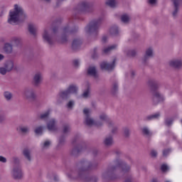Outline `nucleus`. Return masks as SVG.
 <instances>
[{
  "label": "nucleus",
  "instance_id": "412c9836",
  "mask_svg": "<svg viewBox=\"0 0 182 182\" xmlns=\"http://www.w3.org/2000/svg\"><path fill=\"white\" fill-rule=\"evenodd\" d=\"M100 120H103L104 122H107L108 127L113 126V122L109 119V117L105 113H102L100 115Z\"/></svg>",
  "mask_w": 182,
  "mask_h": 182
},
{
  "label": "nucleus",
  "instance_id": "13d9d810",
  "mask_svg": "<svg viewBox=\"0 0 182 182\" xmlns=\"http://www.w3.org/2000/svg\"><path fill=\"white\" fill-rule=\"evenodd\" d=\"M148 4H149V5H156V4H157V0H149L148 1Z\"/></svg>",
  "mask_w": 182,
  "mask_h": 182
},
{
  "label": "nucleus",
  "instance_id": "4c0bfd02",
  "mask_svg": "<svg viewBox=\"0 0 182 182\" xmlns=\"http://www.w3.org/2000/svg\"><path fill=\"white\" fill-rule=\"evenodd\" d=\"M173 122L174 119L173 118H166L164 124L167 126V127H171V124H173Z\"/></svg>",
  "mask_w": 182,
  "mask_h": 182
},
{
  "label": "nucleus",
  "instance_id": "a18cd8bd",
  "mask_svg": "<svg viewBox=\"0 0 182 182\" xmlns=\"http://www.w3.org/2000/svg\"><path fill=\"white\" fill-rule=\"evenodd\" d=\"M51 142L50 141H46L42 146V149H49V146H50Z\"/></svg>",
  "mask_w": 182,
  "mask_h": 182
},
{
  "label": "nucleus",
  "instance_id": "7ed1b4c3",
  "mask_svg": "<svg viewBox=\"0 0 182 182\" xmlns=\"http://www.w3.org/2000/svg\"><path fill=\"white\" fill-rule=\"evenodd\" d=\"M9 18L8 19L9 23H16V22H19L21 21H25L26 19L27 16L23 8L18 5H14V9L13 11L9 12Z\"/></svg>",
  "mask_w": 182,
  "mask_h": 182
},
{
  "label": "nucleus",
  "instance_id": "9b49d317",
  "mask_svg": "<svg viewBox=\"0 0 182 182\" xmlns=\"http://www.w3.org/2000/svg\"><path fill=\"white\" fill-rule=\"evenodd\" d=\"M83 113L85 115V124L90 127L95 126V119L90 117V110H89L87 108H85L83 109Z\"/></svg>",
  "mask_w": 182,
  "mask_h": 182
},
{
  "label": "nucleus",
  "instance_id": "c9c22d12",
  "mask_svg": "<svg viewBox=\"0 0 182 182\" xmlns=\"http://www.w3.org/2000/svg\"><path fill=\"white\" fill-rule=\"evenodd\" d=\"M49 114H50V112L49 111H47L44 113L41 114L39 116V119H41V120H48Z\"/></svg>",
  "mask_w": 182,
  "mask_h": 182
},
{
  "label": "nucleus",
  "instance_id": "7c9ffc66",
  "mask_svg": "<svg viewBox=\"0 0 182 182\" xmlns=\"http://www.w3.org/2000/svg\"><path fill=\"white\" fill-rule=\"evenodd\" d=\"M117 92H119V85H117V82H114L112 84V88L111 90V93L112 95H114H114H117Z\"/></svg>",
  "mask_w": 182,
  "mask_h": 182
},
{
  "label": "nucleus",
  "instance_id": "de8ad7c7",
  "mask_svg": "<svg viewBox=\"0 0 182 182\" xmlns=\"http://www.w3.org/2000/svg\"><path fill=\"white\" fill-rule=\"evenodd\" d=\"M6 120V117L4 112L0 113V124L4 123Z\"/></svg>",
  "mask_w": 182,
  "mask_h": 182
},
{
  "label": "nucleus",
  "instance_id": "f257e3e1",
  "mask_svg": "<svg viewBox=\"0 0 182 182\" xmlns=\"http://www.w3.org/2000/svg\"><path fill=\"white\" fill-rule=\"evenodd\" d=\"M98 166L99 163L97 161H90L83 159L77 164V171H73L69 177L70 178H82L83 182H97V178L96 177L87 176L86 171L96 170Z\"/></svg>",
  "mask_w": 182,
  "mask_h": 182
},
{
  "label": "nucleus",
  "instance_id": "338daca9",
  "mask_svg": "<svg viewBox=\"0 0 182 182\" xmlns=\"http://www.w3.org/2000/svg\"><path fill=\"white\" fill-rule=\"evenodd\" d=\"M54 180H55V181H58V176H54Z\"/></svg>",
  "mask_w": 182,
  "mask_h": 182
},
{
  "label": "nucleus",
  "instance_id": "bb28decb",
  "mask_svg": "<svg viewBox=\"0 0 182 182\" xmlns=\"http://www.w3.org/2000/svg\"><path fill=\"white\" fill-rule=\"evenodd\" d=\"M59 96H60V97H61V99L66 100V99H68L69 97V96H70V94L68 92V90H66L60 91L59 92Z\"/></svg>",
  "mask_w": 182,
  "mask_h": 182
},
{
  "label": "nucleus",
  "instance_id": "a211bd4d",
  "mask_svg": "<svg viewBox=\"0 0 182 182\" xmlns=\"http://www.w3.org/2000/svg\"><path fill=\"white\" fill-rule=\"evenodd\" d=\"M170 66L175 68V69H180L182 66V61L178 60H173L169 62Z\"/></svg>",
  "mask_w": 182,
  "mask_h": 182
},
{
  "label": "nucleus",
  "instance_id": "4be33fe9",
  "mask_svg": "<svg viewBox=\"0 0 182 182\" xmlns=\"http://www.w3.org/2000/svg\"><path fill=\"white\" fill-rule=\"evenodd\" d=\"M104 144L106 146V147H110V146H113V136H106L104 139Z\"/></svg>",
  "mask_w": 182,
  "mask_h": 182
},
{
  "label": "nucleus",
  "instance_id": "09e8293b",
  "mask_svg": "<svg viewBox=\"0 0 182 182\" xmlns=\"http://www.w3.org/2000/svg\"><path fill=\"white\" fill-rule=\"evenodd\" d=\"M13 163L15 164L14 166H19V159L16 156H14L12 158Z\"/></svg>",
  "mask_w": 182,
  "mask_h": 182
},
{
  "label": "nucleus",
  "instance_id": "ddd939ff",
  "mask_svg": "<svg viewBox=\"0 0 182 182\" xmlns=\"http://www.w3.org/2000/svg\"><path fill=\"white\" fill-rule=\"evenodd\" d=\"M151 58H153V48H149L146 50L144 58H142L143 63H147L150 60Z\"/></svg>",
  "mask_w": 182,
  "mask_h": 182
},
{
  "label": "nucleus",
  "instance_id": "393cba45",
  "mask_svg": "<svg viewBox=\"0 0 182 182\" xmlns=\"http://www.w3.org/2000/svg\"><path fill=\"white\" fill-rule=\"evenodd\" d=\"M4 50L6 53H11L14 50L12 44L9 43H6L4 44Z\"/></svg>",
  "mask_w": 182,
  "mask_h": 182
},
{
  "label": "nucleus",
  "instance_id": "c85d7f7f",
  "mask_svg": "<svg viewBox=\"0 0 182 182\" xmlns=\"http://www.w3.org/2000/svg\"><path fill=\"white\" fill-rule=\"evenodd\" d=\"M109 33L112 36H117V35H119V28L116 26L111 27Z\"/></svg>",
  "mask_w": 182,
  "mask_h": 182
},
{
  "label": "nucleus",
  "instance_id": "e2e57ef3",
  "mask_svg": "<svg viewBox=\"0 0 182 182\" xmlns=\"http://www.w3.org/2000/svg\"><path fill=\"white\" fill-rule=\"evenodd\" d=\"M107 41V36H105L102 37V42L106 43Z\"/></svg>",
  "mask_w": 182,
  "mask_h": 182
},
{
  "label": "nucleus",
  "instance_id": "6ab92c4d",
  "mask_svg": "<svg viewBox=\"0 0 182 182\" xmlns=\"http://www.w3.org/2000/svg\"><path fill=\"white\" fill-rule=\"evenodd\" d=\"M33 82L35 86H39L41 82H42V74L41 73H37L33 77Z\"/></svg>",
  "mask_w": 182,
  "mask_h": 182
},
{
  "label": "nucleus",
  "instance_id": "774afa93",
  "mask_svg": "<svg viewBox=\"0 0 182 182\" xmlns=\"http://www.w3.org/2000/svg\"><path fill=\"white\" fill-rule=\"evenodd\" d=\"M151 182H159L157 179H152Z\"/></svg>",
  "mask_w": 182,
  "mask_h": 182
},
{
  "label": "nucleus",
  "instance_id": "a19ab883",
  "mask_svg": "<svg viewBox=\"0 0 182 182\" xmlns=\"http://www.w3.org/2000/svg\"><path fill=\"white\" fill-rule=\"evenodd\" d=\"M106 5L110 6V8H114L116 6V0H107Z\"/></svg>",
  "mask_w": 182,
  "mask_h": 182
},
{
  "label": "nucleus",
  "instance_id": "aec40b11",
  "mask_svg": "<svg viewBox=\"0 0 182 182\" xmlns=\"http://www.w3.org/2000/svg\"><path fill=\"white\" fill-rule=\"evenodd\" d=\"M80 45H82V41L79 38H75L73 40L72 43V48L73 50H77L79 48H80Z\"/></svg>",
  "mask_w": 182,
  "mask_h": 182
},
{
  "label": "nucleus",
  "instance_id": "5fc2aeb1",
  "mask_svg": "<svg viewBox=\"0 0 182 182\" xmlns=\"http://www.w3.org/2000/svg\"><path fill=\"white\" fill-rule=\"evenodd\" d=\"M73 63L75 68H79V65H80L79 60H74L73 61Z\"/></svg>",
  "mask_w": 182,
  "mask_h": 182
},
{
  "label": "nucleus",
  "instance_id": "603ef678",
  "mask_svg": "<svg viewBox=\"0 0 182 182\" xmlns=\"http://www.w3.org/2000/svg\"><path fill=\"white\" fill-rule=\"evenodd\" d=\"M161 171H167V170H168V166H167V165L166 164H163L161 166Z\"/></svg>",
  "mask_w": 182,
  "mask_h": 182
},
{
  "label": "nucleus",
  "instance_id": "49530a36",
  "mask_svg": "<svg viewBox=\"0 0 182 182\" xmlns=\"http://www.w3.org/2000/svg\"><path fill=\"white\" fill-rule=\"evenodd\" d=\"M170 153H171V149H164L163 151L164 157H167L170 154Z\"/></svg>",
  "mask_w": 182,
  "mask_h": 182
},
{
  "label": "nucleus",
  "instance_id": "864d4df0",
  "mask_svg": "<svg viewBox=\"0 0 182 182\" xmlns=\"http://www.w3.org/2000/svg\"><path fill=\"white\" fill-rule=\"evenodd\" d=\"M65 144V136H61L59 139V144Z\"/></svg>",
  "mask_w": 182,
  "mask_h": 182
},
{
  "label": "nucleus",
  "instance_id": "f704fd0d",
  "mask_svg": "<svg viewBox=\"0 0 182 182\" xmlns=\"http://www.w3.org/2000/svg\"><path fill=\"white\" fill-rule=\"evenodd\" d=\"M28 31L33 36H36V28H35V26L32 24L28 25Z\"/></svg>",
  "mask_w": 182,
  "mask_h": 182
},
{
  "label": "nucleus",
  "instance_id": "c03bdc74",
  "mask_svg": "<svg viewBox=\"0 0 182 182\" xmlns=\"http://www.w3.org/2000/svg\"><path fill=\"white\" fill-rule=\"evenodd\" d=\"M34 132L36 134H42V133L43 132V127L41 126L36 127Z\"/></svg>",
  "mask_w": 182,
  "mask_h": 182
},
{
  "label": "nucleus",
  "instance_id": "8fccbe9b",
  "mask_svg": "<svg viewBox=\"0 0 182 182\" xmlns=\"http://www.w3.org/2000/svg\"><path fill=\"white\" fill-rule=\"evenodd\" d=\"M94 126H96V127H102L103 122L101 121H95Z\"/></svg>",
  "mask_w": 182,
  "mask_h": 182
},
{
  "label": "nucleus",
  "instance_id": "69168bd1",
  "mask_svg": "<svg viewBox=\"0 0 182 182\" xmlns=\"http://www.w3.org/2000/svg\"><path fill=\"white\" fill-rule=\"evenodd\" d=\"M115 154H117V156H119V154H122V152L119 150L115 151Z\"/></svg>",
  "mask_w": 182,
  "mask_h": 182
},
{
  "label": "nucleus",
  "instance_id": "f8f14e48",
  "mask_svg": "<svg viewBox=\"0 0 182 182\" xmlns=\"http://www.w3.org/2000/svg\"><path fill=\"white\" fill-rule=\"evenodd\" d=\"M116 66V58H114L112 63L107 62H102L100 64V68L102 70H113Z\"/></svg>",
  "mask_w": 182,
  "mask_h": 182
},
{
  "label": "nucleus",
  "instance_id": "4d7b16f0",
  "mask_svg": "<svg viewBox=\"0 0 182 182\" xmlns=\"http://www.w3.org/2000/svg\"><path fill=\"white\" fill-rule=\"evenodd\" d=\"M151 157H157V151L153 149L151 151Z\"/></svg>",
  "mask_w": 182,
  "mask_h": 182
},
{
  "label": "nucleus",
  "instance_id": "e433bc0d",
  "mask_svg": "<svg viewBox=\"0 0 182 182\" xmlns=\"http://www.w3.org/2000/svg\"><path fill=\"white\" fill-rule=\"evenodd\" d=\"M11 43H14L16 46H19L21 45V40L19 38L14 37L11 40Z\"/></svg>",
  "mask_w": 182,
  "mask_h": 182
},
{
  "label": "nucleus",
  "instance_id": "052dcab7",
  "mask_svg": "<svg viewBox=\"0 0 182 182\" xmlns=\"http://www.w3.org/2000/svg\"><path fill=\"white\" fill-rule=\"evenodd\" d=\"M97 58V53H96V48L94 49V53L92 55V59H96Z\"/></svg>",
  "mask_w": 182,
  "mask_h": 182
},
{
  "label": "nucleus",
  "instance_id": "f03ea898",
  "mask_svg": "<svg viewBox=\"0 0 182 182\" xmlns=\"http://www.w3.org/2000/svg\"><path fill=\"white\" fill-rule=\"evenodd\" d=\"M59 28L55 26L53 28V33H50V30L48 28H45L43 33V38L45 42H47L50 46H53L55 45V42H59L60 43H66L68 42V35H72V33H75L77 32V28L75 27L74 29H69V26H65L63 29V35L61 39H58L56 36V33H58Z\"/></svg>",
  "mask_w": 182,
  "mask_h": 182
},
{
  "label": "nucleus",
  "instance_id": "6e6d98bb",
  "mask_svg": "<svg viewBox=\"0 0 182 182\" xmlns=\"http://www.w3.org/2000/svg\"><path fill=\"white\" fill-rule=\"evenodd\" d=\"M75 105V102L73 101H70L67 107H68V109H72V107H73Z\"/></svg>",
  "mask_w": 182,
  "mask_h": 182
},
{
  "label": "nucleus",
  "instance_id": "20e7f679",
  "mask_svg": "<svg viewBox=\"0 0 182 182\" xmlns=\"http://www.w3.org/2000/svg\"><path fill=\"white\" fill-rule=\"evenodd\" d=\"M114 163V166H109L107 171L104 173L103 176L105 178L109 177V178H112V174H113V171L117 168H122V173H129L130 171V166L127 163L123 162V161L117 159Z\"/></svg>",
  "mask_w": 182,
  "mask_h": 182
},
{
  "label": "nucleus",
  "instance_id": "1a4fd4ad",
  "mask_svg": "<svg viewBox=\"0 0 182 182\" xmlns=\"http://www.w3.org/2000/svg\"><path fill=\"white\" fill-rule=\"evenodd\" d=\"M12 177L14 180H22L23 178V172L21 165L14 166L11 172Z\"/></svg>",
  "mask_w": 182,
  "mask_h": 182
},
{
  "label": "nucleus",
  "instance_id": "ea45409f",
  "mask_svg": "<svg viewBox=\"0 0 182 182\" xmlns=\"http://www.w3.org/2000/svg\"><path fill=\"white\" fill-rule=\"evenodd\" d=\"M90 95V87L88 86L87 88L82 93V97H84L85 99H87Z\"/></svg>",
  "mask_w": 182,
  "mask_h": 182
},
{
  "label": "nucleus",
  "instance_id": "423d86ee",
  "mask_svg": "<svg viewBox=\"0 0 182 182\" xmlns=\"http://www.w3.org/2000/svg\"><path fill=\"white\" fill-rule=\"evenodd\" d=\"M102 19L100 18L91 21L89 25L85 27L86 33H88V35H97V31H99Z\"/></svg>",
  "mask_w": 182,
  "mask_h": 182
},
{
  "label": "nucleus",
  "instance_id": "2f4dec72",
  "mask_svg": "<svg viewBox=\"0 0 182 182\" xmlns=\"http://www.w3.org/2000/svg\"><path fill=\"white\" fill-rule=\"evenodd\" d=\"M17 132L18 133H28L29 132V127L28 126H19L17 128Z\"/></svg>",
  "mask_w": 182,
  "mask_h": 182
},
{
  "label": "nucleus",
  "instance_id": "0e129e2a",
  "mask_svg": "<svg viewBox=\"0 0 182 182\" xmlns=\"http://www.w3.org/2000/svg\"><path fill=\"white\" fill-rule=\"evenodd\" d=\"M4 59H5V56L2 54H0V62H1V60H4Z\"/></svg>",
  "mask_w": 182,
  "mask_h": 182
},
{
  "label": "nucleus",
  "instance_id": "37998d69",
  "mask_svg": "<svg viewBox=\"0 0 182 182\" xmlns=\"http://www.w3.org/2000/svg\"><path fill=\"white\" fill-rule=\"evenodd\" d=\"M136 52L135 51V50H129L127 51V56H129L131 58H134V56H136Z\"/></svg>",
  "mask_w": 182,
  "mask_h": 182
},
{
  "label": "nucleus",
  "instance_id": "58836bf2",
  "mask_svg": "<svg viewBox=\"0 0 182 182\" xmlns=\"http://www.w3.org/2000/svg\"><path fill=\"white\" fill-rule=\"evenodd\" d=\"M69 132H70V125L69 124H64L63 127V133L66 134V133H69Z\"/></svg>",
  "mask_w": 182,
  "mask_h": 182
},
{
  "label": "nucleus",
  "instance_id": "bf43d9fd",
  "mask_svg": "<svg viewBox=\"0 0 182 182\" xmlns=\"http://www.w3.org/2000/svg\"><path fill=\"white\" fill-rule=\"evenodd\" d=\"M0 161L1 163H6V158L2 156H0Z\"/></svg>",
  "mask_w": 182,
  "mask_h": 182
},
{
  "label": "nucleus",
  "instance_id": "72a5a7b5",
  "mask_svg": "<svg viewBox=\"0 0 182 182\" xmlns=\"http://www.w3.org/2000/svg\"><path fill=\"white\" fill-rule=\"evenodd\" d=\"M121 21L123 23H129L130 21V16L128 14H123L121 16Z\"/></svg>",
  "mask_w": 182,
  "mask_h": 182
},
{
  "label": "nucleus",
  "instance_id": "4468645a",
  "mask_svg": "<svg viewBox=\"0 0 182 182\" xmlns=\"http://www.w3.org/2000/svg\"><path fill=\"white\" fill-rule=\"evenodd\" d=\"M56 119H51L47 123V129L50 132H56L58 130V126L56 125Z\"/></svg>",
  "mask_w": 182,
  "mask_h": 182
},
{
  "label": "nucleus",
  "instance_id": "680f3d73",
  "mask_svg": "<svg viewBox=\"0 0 182 182\" xmlns=\"http://www.w3.org/2000/svg\"><path fill=\"white\" fill-rule=\"evenodd\" d=\"M133 181V178H132V176H129V178H127L124 182H132Z\"/></svg>",
  "mask_w": 182,
  "mask_h": 182
},
{
  "label": "nucleus",
  "instance_id": "f3484780",
  "mask_svg": "<svg viewBox=\"0 0 182 182\" xmlns=\"http://www.w3.org/2000/svg\"><path fill=\"white\" fill-rule=\"evenodd\" d=\"M174 6L173 11L172 12V15L173 18L177 16V14H178V6H180V3L182 2V0H172Z\"/></svg>",
  "mask_w": 182,
  "mask_h": 182
},
{
  "label": "nucleus",
  "instance_id": "39448f33",
  "mask_svg": "<svg viewBox=\"0 0 182 182\" xmlns=\"http://www.w3.org/2000/svg\"><path fill=\"white\" fill-rule=\"evenodd\" d=\"M148 85L153 92L152 100L154 105H158V103H160V102H163L164 100V97H163L160 92L156 91V89L160 87V84L159 82L156 80H149Z\"/></svg>",
  "mask_w": 182,
  "mask_h": 182
},
{
  "label": "nucleus",
  "instance_id": "2eb2a0df",
  "mask_svg": "<svg viewBox=\"0 0 182 182\" xmlns=\"http://www.w3.org/2000/svg\"><path fill=\"white\" fill-rule=\"evenodd\" d=\"M87 75L88 76H92L95 79H97L99 75H97V70H96V67L95 66H90L87 70Z\"/></svg>",
  "mask_w": 182,
  "mask_h": 182
},
{
  "label": "nucleus",
  "instance_id": "5701e85b",
  "mask_svg": "<svg viewBox=\"0 0 182 182\" xmlns=\"http://www.w3.org/2000/svg\"><path fill=\"white\" fill-rule=\"evenodd\" d=\"M160 117V112H156L155 114L148 115L144 118L146 122H149V120H154L156 119H159Z\"/></svg>",
  "mask_w": 182,
  "mask_h": 182
},
{
  "label": "nucleus",
  "instance_id": "c756f323",
  "mask_svg": "<svg viewBox=\"0 0 182 182\" xmlns=\"http://www.w3.org/2000/svg\"><path fill=\"white\" fill-rule=\"evenodd\" d=\"M23 154L25 159H26L28 161H31L32 160V156H31V151L29 149H24L23 151Z\"/></svg>",
  "mask_w": 182,
  "mask_h": 182
},
{
  "label": "nucleus",
  "instance_id": "79ce46f5",
  "mask_svg": "<svg viewBox=\"0 0 182 182\" xmlns=\"http://www.w3.org/2000/svg\"><path fill=\"white\" fill-rule=\"evenodd\" d=\"M123 132L124 137H130V129L128 127H124Z\"/></svg>",
  "mask_w": 182,
  "mask_h": 182
},
{
  "label": "nucleus",
  "instance_id": "3c124183",
  "mask_svg": "<svg viewBox=\"0 0 182 182\" xmlns=\"http://www.w3.org/2000/svg\"><path fill=\"white\" fill-rule=\"evenodd\" d=\"M110 127H112V134H115V133H117V127H114V124L112 122V125Z\"/></svg>",
  "mask_w": 182,
  "mask_h": 182
},
{
  "label": "nucleus",
  "instance_id": "a878e982",
  "mask_svg": "<svg viewBox=\"0 0 182 182\" xmlns=\"http://www.w3.org/2000/svg\"><path fill=\"white\" fill-rule=\"evenodd\" d=\"M117 48V45L114 44L112 46H109L102 50L103 53L107 55V53H110L111 50H114Z\"/></svg>",
  "mask_w": 182,
  "mask_h": 182
},
{
  "label": "nucleus",
  "instance_id": "6e6552de",
  "mask_svg": "<svg viewBox=\"0 0 182 182\" xmlns=\"http://www.w3.org/2000/svg\"><path fill=\"white\" fill-rule=\"evenodd\" d=\"M23 97L28 102H35L36 100V92L33 88H26L23 92Z\"/></svg>",
  "mask_w": 182,
  "mask_h": 182
},
{
  "label": "nucleus",
  "instance_id": "0eeeda50",
  "mask_svg": "<svg viewBox=\"0 0 182 182\" xmlns=\"http://www.w3.org/2000/svg\"><path fill=\"white\" fill-rule=\"evenodd\" d=\"M14 61L12 60H7L4 63L2 67H0V75L5 76L9 72H12L14 70Z\"/></svg>",
  "mask_w": 182,
  "mask_h": 182
},
{
  "label": "nucleus",
  "instance_id": "cd10ccee",
  "mask_svg": "<svg viewBox=\"0 0 182 182\" xmlns=\"http://www.w3.org/2000/svg\"><path fill=\"white\" fill-rule=\"evenodd\" d=\"M141 132L144 136H146V137H151L153 136V133L150 132V129L147 127H143Z\"/></svg>",
  "mask_w": 182,
  "mask_h": 182
},
{
  "label": "nucleus",
  "instance_id": "473e14b6",
  "mask_svg": "<svg viewBox=\"0 0 182 182\" xmlns=\"http://www.w3.org/2000/svg\"><path fill=\"white\" fill-rule=\"evenodd\" d=\"M67 90L69 92L70 95L72 93H77V87L75 85H71L68 87Z\"/></svg>",
  "mask_w": 182,
  "mask_h": 182
},
{
  "label": "nucleus",
  "instance_id": "9d476101",
  "mask_svg": "<svg viewBox=\"0 0 182 182\" xmlns=\"http://www.w3.org/2000/svg\"><path fill=\"white\" fill-rule=\"evenodd\" d=\"M90 6H92V4L90 3L87 1H82L81 4L77 5L76 11L80 14L89 12Z\"/></svg>",
  "mask_w": 182,
  "mask_h": 182
},
{
  "label": "nucleus",
  "instance_id": "b1692460",
  "mask_svg": "<svg viewBox=\"0 0 182 182\" xmlns=\"http://www.w3.org/2000/svg\"><path fill=\"white\" fill-rule=\"evenodd\" d=\"M3 96L6 102H11L14 97V94L9 91H5L3 94Z\"/></svg>",
  "mask_w": 182,
  "mask_h": 182
},
{
  "label": "nucleus",
  "instance_id": "dca6fc26",
  "mask_svg": "<svg viewBox=\"0 0 182 182\" xmlns=\"http://www.w3.org/2000/svg\"><path fill=\"white\" fill-rule=\"evenodd\" d=\"M85 149H86V145L85 144H82V145H78L77 147L74 148L72 150L71 154H73V156H77V154L82 153V151H83Z\"/></svg>",
  "mask_w": 182,
  "mask_h": 182
}]
</instances>
